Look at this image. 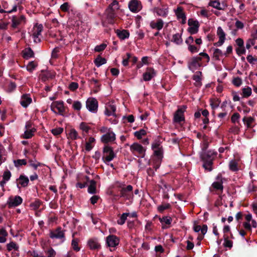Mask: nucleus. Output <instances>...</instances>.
<instances>
[{
    "mask_svg": "<svg viewBox=\"0 0 257 257\" xmlns=\"http://www.w3.org/2000/svg\"><path fill=\"white\" fill-rule=\"evenodd\" d=\"M223 179H224L222 177L221 175L219 174L216 178V181L213 183L212 185V187L216 190L222 191L223 189L222 185Z\"/></svg>",
    "mask_w": 257,
    "mask_h": 257,
    "instance_id": "nucleus-28",
    "label": "nucleus"
},
{
    "mask_svg": "<svg viewBox=\"0 0 257 257\" xmlns=\"http://www.w3.org/2000/svg\"><path fill=\"white\" fill-rule=\"evenodd\" d=\"M12 176V174L11 173V172L7 170L5 171H4L3 174V180H4L5 181H9L10 179H11V177Z\"/></svg>",
    "mask_w": 257,
    "mask_h": 257,
    "instance_id": "nucleus-54",
    "label": "nucleus"
},
{
    "mask_svg": "<svg viewBox=\"0 0 257 257\" xmlns=\"http://www.w3.org/2000/svg\"><path fill=\"white\" fill-rule=\"evenodd\" d=\"M79 240L78 238H73L71 241V246L74 250L79 251L80 247L78 246Z\"/></svg>",
    "mask_w": 257,
    "mask_h": 257,
    "instance_id": "nucleus-43",
    "label": "nucleus"
},
{
    "mask_svg": "<svg viewBox=\"0 0 257 257\" xmlns=\"http://www.w3.org/2000/svg\"><path fill=\"white\" fill-rule=\"evenodd\" d=\"M226 53H223L222 51L218 48L213 49V57L216 60H220L224 55H225Z\"/></svg>",
    "mask_w": 257,
    "mask_h": 257,
    "instance_id": "nucleus-38",
    "label": "nucleus"
},
{
    "mask_svg": "<svg viewBox=\"0 0 257 257\" xmlns=\"http://www.w3.org/2000/svg\"><path fill=\"white\" fill-rule=\"evenodd\" d=\"M245 221L243 223V227L247 230L251 231V227L256 228L257 222L252 219V215L250 213H248L244 215Z\"/></svg>",
    "mask_w": 257,
    "mask_h": 257,
    "instance_id": "nucleus-9",
    "label": "nucleus"
},
{
    "mask_svg": "<svg viewBox=\"0 0 257 257\" xmlns=\"http://www.w3.org/2000/svg\"><path fill=\"white\" fill-rule=\"evenodd\" d=\"M32 100L28 94H23L20 99V104L24 107H27L32 102Z\"/></svg>",
    "mask_w": 257,
    "mask_h": 257,
    "instance_id": "nucleus-29",
    "label": "nucleus"
},
{
    "mask_svg": "<svg viewBox=\"0 0 257 257\" xmlns=\"http://www.w3.org/2000/svg\"><path fill=\"white\" fill-rule=\"evenodd\" d=\"M95 142V139L93 137H90L88 139L87 142H86L85 144V150L87 151H90L92 150L94 146Z\"/></svg>",
    "mask_w": 257,
    "mask_h": 257,
    "instance_id": "nucleus-34",
    "label": "nucleus"
},
{
    "mask_svg": "<svg viewBox=\"0 0 257 257\" xmlns=\"http://www.w3.org/2000/svg\"><path fill=\"white\" fill-rule=\"evenodd\" d=\"M96 182L92 180L90 181V184L88 188V192L90 194H95L96 193Z\"/></svg>",
    "mask_w": 257,
    "mask_h": 257,
    "instance_id": "nucleus-41",
    "label": "nucleus"
},
{
    "mask_svg": "<svg viewBox=\"0 0 257 257\" xmlns=\"http://www.w3.org/2000/svg\"><path fill=\"white\" fill-rule=\"evenodd\" d=\"M87 109L92 112H96L98 108V102L95 98L90 97L86 102Z\"/></svg>",
    "mask_w": 257,
    "mask_h": 257,
    "instance_id": "nucleus-13",
    "label": "nucleus"
},
{
    "mask_svg": "<svg viewBox=\"0 0 257 257\" xmlns=\"http://www.w3.org/2000/svg\"><path fill=\"white\" fill-rule=\"evenodd\" d=\"M72 107L74 110L79 111L82 107V104L79 101H75L73 103Z\"/></svg>",
    "mask_w": 257,
    "mask_h": 257,
    "instance_id": "nucleus-58",
    "label": "nucleus"
},
{
    "mask_svg": "<svg viewBox=\"0 0 257 257\" xmlns=\"http://www.w3.org/2000/svg\"><path fill=\"white\" fill-rule=\"evenodd\" d=\"M188 49L191 53H194L198 52L199 48L192 44L188 46Z\"/></svg>",
    "mask_w": 257,
    "mask_h": 257,
    "instance_id": "nucleus-61",
    "label": "nucleus"
},
{
    "mask_svg": "<svg viewBox=\"0 0 257 257\" xmlns=\"http://www.w3.org/2000/svg\"><path fill=\"white\" fill-rule=\"evenodd\" d=\"M116 110V106L112 103L107 104L105 106V114L107 116L114 115Z\"/></svg>",
    "mask_w": 257,
    "mask_h": 257,
    "instance_id": "nucleus-31",
    "label": "nucleus"
},
{
    "mask_svg": "<svg viewBox=\"0 0 257 257\" xmlns=\"http://www.w3.org/2000/svg\"><path fill=\"white\" fill-rule=\"evenodd\" d=\"M220 103V101L218 98H212L210 100V104L212 109H215L217 108Z\"/></svg>",
    "mask_w": 257,
    "mask_h": 257,
    "instance_id": "nucleus-46",
    "label": "nucleus"
},
{
    "mask_svg": "<svg viewBox=\"0 0 257 257\" xmlns=\"http://www.w3.org/2000/svg\"><path fill=\"white\" fill-rule=\"evenodd\" d=\"M162 143L161 140L158 138L154 140L151 146L154 155L157 157L160 161L163 157L164 153Z\"/></svg>",
    "mask_w": 257,
    "mask_h": 257,
    "instance_id": "nucleus-7",
    "label": "nucleus"
},
{
    "mask_svg": "<svg viewBox=\"0 0 257 257\" xmlns=\"http://www.w3.org/2000/svg\"><path fill=\"white\" fill-rule=\"evenodd\" d=\"M201 72L200 71H198L196 73V74L193 76V79L197 83H200L201 78Z\"/></svg>",
    "mask_w": 257,
    "mask_h": 257,
    "instance_id": "nucleus-57",
    "label": "nucleus"
},
{
    "mask_svg": "<svg viewBox=\"0 0 257 257\" xmlns=\"http://www.w3.org/2000/svg\"><path fill=\"white\" fill-rule=\"evenodd\" d=\"M208 6L218 10H224L227 8V5L222 3L221 4L217 0H210Z\"/></svg>",
    "mask_w": 257,
    "mask_h": 257,
    "instance_id": "nucleus-26",
    "label": "nucleus"
},
{
    "mask_svg": "<svg viewBox=\"0 0 257 257\" xmlns=\"http://www.w3.org/2000/svg\"><path fill=\"white\" fill-rule=\"evenodd\" d=\"M243 96L244 97H248L251 94V89L249 87H247L242 89Z\"/></svg>",
    "mask_w": 257,
    "mask_h": 257,
    "instance_id": "nucleus-53",
    "label": "nucleus"
},
{
    "mask_svg": "<svg viewBox=\"0 0 257 257\" xmlns=\"http://www.w3.org/2000/svg\"><path fill=\"white\" fill-rule=\"evenodd\" d=\"M24 58L29 59L34 56V52L30 48L25 49L23 51Z\"/></svg>",
    "mask_w": 257,
    "mask_h": 257,
    "instance_id": "nucleus-40",
    "label": "nucleus"
},
{
    "mask_svg": "<svg viewBox=\"0 0 257 257\" xmlns=\"http://www.w3.org/2000/svg\"><path fill=\"white\" fill-rule=\"evenodd\" d=\"M160 221L163 224V223H165V224L169 225L172 222V218L170 217L169 216H165L162 218H160L159 219ZM163 228H166L167 227L165 226L164 225H163L162 226Z\"/></svg>",
    "mask_w": 257,
    "mask_h": 257,
    "instance_id": "nucleus-42",
    "label": "nucleus"
},
{
    "mask_svg": "<svg viewBox=\"0 0 257 257\" xmlns=\"http://www.w3.org/2000/svg\"><path fill=\"white\" fill-rule=\"evenodd\" d=\"M26 23V17L23 15L13 16L12 17V27L13 28H18L21 26L24 25Z\"/></svg>",
    "mask_w": 257,
    "mask_h": 257,
    "instance_id": "nucleus-11",
    "label": "nucleus"
},
{
    "mask_svg": "<svg viewBox=\"0 0 257 257\" xmlns=\"http://www.w3.org/2000/svg\"><path fill=\"white\" fill-rule=\"evenodd\" d=\"M115 186L119 190L120 197L125 200H130L133 198V187L132 185H126L124 182L116 181Z\"/></svg>",
    "mask_w": 257,
    "mask_h": 257,
    "instance_id": "nucleus-2",
    "label": "nucleus"
},
{
    "mask_svg": "<svg viewBox=\"0 0 257 257\" xmlns=\"http://www.w3.org/2000/svg\"><path fill=\"white\" fill-rule=\"evenodd\" d=\"M255 40L254 39H248L246 43V48L247 49H250L252 46L255 44Z\"/></svg>",
    "mask_w": 257,
    "mask_h": 257,
    "instance_id": "nucleus-62",
    "label": "nucleus"
},
{
    "mask_svg": "<svg viewBox=\"0 0 257 257\" xmlns=\"http://www.w3.org/2000/svg\"><path fill=\"white\" fill-rule=\"evenodd\" d=\"M106 243L110 247H115L119 244V238L114 235H109L106 237Z\"/></svg>",
    "mask_w": 257,
    "mask_h": 257,
    "instance_id": "nucleus-21",
    "label": "nucleus"
},
{
    "mask_svg": "<svg viewBox=\"0 0 257 257\" xmlns=\"http://www.w3.org/2000/svg\"><path fill=\"white\" fill-rule=\"evenodd\" d=\"M172 42L176 44L177 45H180L183 42V40L181 37V34L179 33H176L173 35Z\"/></svg>",
    "mask_w": 257,
    "mask_h": 257,
    "instance_id": "nucleus-37",
    "label": "nucleus"
},
{
    "mask_svg": "<svg viewBox=\"0 0 257 257\" xmlns=\"http://www.w3.org/2000/svg\"><path fill=\"white\" fill-rule=\"evenodd\" d=\"M87 245L91 250H97L101 247L98 238L96 237L89 238L87 241Z\"/></svg>",
    "mask_w": 257,
    "mask_h": 257,
    "instance_id": "nucleus-23",
    "label": "nucleus"
},
{
    "mask_svg": "<svg viewBox=\"0 0 257 257\" xmlns=\"http://www.w3.org/2000/svg\"><path fill=\"white\" fill-rule=\"evenodd\" d=\"M8 235V233L5 228L2 227L0 228V243L6 242Z\"/></svg>",
    "mask_w": 257,
    "mask_h": 257,
    "instance_id": "nucleus-35",
    "label": "nucleus"
},
{
    "mask_svg": "<svg viewBox=\"0 0 257 257\" xmlns=\"http://www.w3.org/2000/svg\"><path fill=\"white\" fill-rule=\"evenodd\" d=\"M119 9L118 2L113 0L105 11L106 20L108 24H113L114 19L116 17V11Z\"/></svg>",
    "mask_w": 257,
    "mask_h": 257,
    "instance_id": "nucleus-3",
    "label": "nucleus"
},
{
    "mask_svg": "<svg viewBox=\"0 0 257 257\" xmlns=\"http://www.w3.org/2000/svg\"><path fill=\"white\" fill-rule=\"evenodd\" d=\"M51 109L55 113L62 114L65 111L63 102L60 101L53 102L51 105Z\"/></svg>",
    "mask_w": 257,
    "mask_h": 257,
    "instance_id": "nucleus-12",
    "label": "nucleus"
},
{
    "mask_svg": "<svg viewBox=\"0 0 257 257\" xmlns=\"http://www.w3.org/2000/svg\"><path fill=\"white\" fill-rule=\"evenodd\" d=\"M7 249L8 251H11L13 250L15 251H19V246L15 242L11 241L7 244Z\"/></svg>",
    "mask_w": 257,
    "mask_h": 257,
    "instance_id": "nucleus-36",
    "label": "nucleus"
},
{
    "mask_svg": "<svg viewBox=\"0 0 257 257\" xmlns=\"http://www.w3.org/2000/svg\"><path fill=\"white\" fill-rule=\"evenodd\" d=\"M63 132V128L62 127H57L53 128L51 130V133L54 136H58L62 134Z\"/></svg>",
    "mask_w": 257,
    "mask_h": 257,
    "instance_id": "nucleus-59",
    "label": "nucleus"
},
{
    "mask_svg": "<svg viewBox=\"0 0 257 257\" xmlns=\"http://www.w3.org/2000/svg\"><path fill=\"white\" fill-rule=\"evenodd\" d=\"M38 64L34 61L30 62L26 66V69L28 71L32 72L37 67Z\"/></svg>",
    "mask_w": 257,
    "mask_h": 257,
    "instance_id": "nucleus-45",
    "label": "nucleus"
},
{
    "mask_svg": "<svg viewBox=\"0 0 257 257\" xmlns=\"http://www.w3.org/2000/svg\"><path fill=\"white\" fill-rule=\"evenodd\" d=\"M201 60L202 58L200 56L194 57L191 58L188 64L189 69L193 71L196 70L201 66Z\"/></svg>",
    "mask_w": 257,
    "mask_h": 257,
    "instance_id": "nucleus-18",
    "label": "nucleus"
},
{
    "mask_svg": "<svg viewBox=\"0 0 257 257\" xmlns=\"http://www.w3.org/2000/svg\"><path fill=\"white\" fill-rule=\"evenodd\" d=\"M36 131V129L34 126L33 122L27 121L25 124V131L21 137L26 139H30L34 135Z\"/></svg>",
    "mask_w": 257,
    "mask_h": 257,
    "instance_id": "nucleus-10",
    "label": "nucleus"
},
{
    "mask_svg": "<svg viewBox=\"0 0 257 257\" xmlns=\"http://www.w3.org/2000/svg\"><path fill=\"white\" fill-rule=\"evenodd\" d=\"M80 129L85 133H88L90 129V126L85 122H82L80 124Z\"/></svg>",
    "mask_w": 257,
    "mask_h": 257,
    "instance_id": "nucleus-55",
    "label": "nucleus"
},
{
    "mask_svg": "<svg viewBox=\"0 0 257 257\" xmlns=\"http://www.w3.org/2000/svg\"><path fill=\"white\" fill-rule=\"evenodd\" d=\"M232 83L234 86L239 87L242 84V80L239 77L234 78L232 80Z\"/></svg>",
    "mask_w": 257,
    "mask_h": 257,
    "instance_id": "nucleus-60",
    "label": "nucleus"
},
{
    "mask_svg": "<svg viewBox=\"0 0 257 257\" xmlns=\"http://www.w3.org/2000/svg\"><path fill=\"white\" fill-rule=\"evenodd\" d=\"M156 75V72L153 68H147L146 71L143 74V79L145 81H150Z\"/></svg>",
    "mask_w": 257,
    "mask_h": 257,
    "instance_id": "nucleus-27",
    "label": "nucleus"
},
{
    "mask_svg": "<svg viewBox=\"0 0 257 257\" xmlns=\"http://www.w3.org/2000/svg\"><path fill=\"white\" fill-rule=\"evenodd\" d=\"M188 24L189 26L188 31L191 34H195L198 32L199 25L197 21L189 19Z\"/></svg>",
    "mask_w": 257,
    "mask_h": 257,
    "instance_id": "nucleus-20",
    "label": "nucleus"
},
{
    "mask_svg": "<svg viewBox=\"0 0 257 257\" xmlns=\"http://www.w3.org/2000/svg\"><path fill=\"white\" fill-rule=\"evenodd\" d=\"M116 157V154L113 151L112 147L108 145H105L102 149V160L103 162L108 165Z\"/></svg>",
    "mask_w": 257,
    "mask_h": 257,
    "instance_id": "nucleus-5",
    "label": "nucleus"
},
{
    "mask_svg": "<svg viewBox=\"0 0 257 257\" xmlns=\"http://www.w3.org/2000/svg\"><path fill=\"white\" fill-rule=\"evenodd\" d=\"M99 132L103 134L100 137V141L105 144L112 143L116 140V135L110 127L102 126Z\"/></svg>",
    "mask_w": 257,
    "mask_h": 257,
    "instance_id": "nucleus-4",
    "label": "nucleus"
},
{
    "mask_svg": "<svg viewBox=\"0 0 257 257\" xmlns=\"http://www.w3.org/2000/svg\"><path fill=\"white\" fill-rule=\"evenodd\" d=\"M142 7L141 2L138 0H131L128 3L130 10L134 13L140 12L142 10Z\"/></svg>",
    "mask_w": 257,
    "mask_h": 257,
    "instance_id": "nucleus-15",
    "label": "nucleus"
},
{
    "mask_svg": "<svg viewBox=\"0 0 257 257\" xmlns=\"http://www.w3.org/2000/svg\"><path fill=\"white\" fill-rule=\"evenodd\" d=\"M23 199L20 196H10L8 201L7 204L9 207H15L22 204Z\"/></svg>",
    "mask_w": 257,
    "mask_h": 257,
    "instance_id": "nucleus-16",
    "label": "nucleus"
},
{
    "mask_svg": "<svg viewBox=\"0 0 257 257\" xmlns=\"http://www.w3.org/2000/svg\"><path fill=\"white\" fill-rule=\"evenodd\" d=\"M229 169L231 171H237L238 170V167H237V162L235 160H231L229 162Z\"/></svg>",
    "mask_w": 257,
    "mask_h": 257,
    "instance_id": "nucleus-48",
    "label": "nucleus"
},
{
    "mask_svg": "<svg viewBox=\"0 0 257 257\" xmlns=\"http://www.w3.org/2000/svg\"><path fill=\"white\" fill-rule=\"evenodd\" d=\"M71 91H75L78 88V84L75 82H71L68 86Z\"/></svg>",
    "mask_w": 257,
    "mask_h": 257,
    "instance_id": "nucleus-63",
    "label": "nucleus"
},
{
    "mask_svg": "<svg viewBox=\"0 0 257 257\" xmlns=\"http://www.w3.org/2000/svg\"><path fill=\"white\" fill-rule=\"evenodd\" d=\"M153 12L156 13L158 16L166 17L168 14V7L166 6L156 7L154 8Z\"/></svg>",
    "mask_w": 257,
    "mask_h": 257,
    "instance_id": "nucleus-24",
    "label": "nucleus"
},
{
    "mask_svg": "<svg viewBox=\"0 0 257 257\" xmlns=\"http://www.w3.org/2000/svg\"><path fill=\"white\" fill-rule=\"evenodd\" d=\"M29 163L30 166L33 167L35 170H37L38 167L41 166L43 164L38 162H34L33 160H30Z\"/></svg>",
    "mask_w": 257,
    "mask_h": 257,
    "instance_id": "nucleus-56",
    "label": "nucleus"
},
{
    "mask_svg": "<svg viewBox=\"0 0 257 257\" xmlns=\"http://www.w3.org/2000/svg\"><path fill=\"white\" fill-rule=\"evenodd\" d=\"M216 34L219 38L218 42L214 43L215 47L221 46L226 39V34L221 27H218L217 29Z\"/></svg>",
    "mask_w": 257,
    "mask_h": 257,
    "instance_id": "nucleus-14",
    "label": "nucleus"
},
{
    "mask_svg": "<svg viewBox=\"0 0 257 257\" xmlns=\"http://www.w3.org/2000/svg\"><path fill=\"white\" fill-rule=\"evenodd\" d=\"M30 255L31 257H46L42 253H39L36 250L30 251Z\"/></svg>",
    "mask_w": 257,
    "mask_h": 257,
    "instance_id": "nucleus-64",
    "label": "nucleus"
},
{
    "mask_svg": "<svg viewBox=\"0 0 257 257\" xmlns=\"http://www.w3.org/2000/svg\"><path fill=\"white\" fill-rule=\"evenodd\" d=\"M14 164L16 167H19L22 165H26L27 161L25 159H18L14 161Z\"/></svg>",
    "mask_w": 257,
    "mask_h": 257,
    "instance_id": "nucleus-51",
    "label": "nucleus"
},
{
    "mask_svg": "<svg viewBox=\"0 0 257 257\" xmlns=\"http://www.w3.org/2000/svg\"><path fill=\"white\" fill-rule=\"evenodd\" d=\"M43 29V27L42 24H37L34 26L30 34L32 37L34 42L39 43L41 41L40 36Z\"/></svg>",
    "mask_w": 257,
    "mask_h": 257,
    "instance_id": "nucleus-8",
    "label": "nucleus"
},
{
    "mask_svg": "<svg viewBox=\"0 0 257 257\" xmlns=\"http://www.w3.org/2000/svg\"><path fill=\"white\" fill-rule=\"evenodd\" d=\"M170 207L171 205L169 203H165L158 206L157 209L159 212L162 213L165 210L170 208Z\"/></svg>",
    "mask_w": 257,
    "mask_h": 257,
    "instance_id": "nucleus-52",
    "label": "nucleus"
},
{
    "mask_svg": "<svg viewBox=\"0 0 257 257\" xmlns=\"http://www.w3.org/2000/svg\"><path fill=\"white\" fill-rule=\"evenodd\" d=\"M130 151L138 158H143L146 155L147 147H144L138 143H134L130 146Z\"/></svg>",
    "mask_w": 257,
    "mask_h": 257,
    "instance_id": "nucleus-6",
    "label": "nucleus"
},
{
    "mask_svg": "<svg viewBox=\"0 0 257 257\" xmlns=\"http://www.w3.org/2000/svg\"><path fill=\"white\" fill-rule=\"evenodd\" d=\"M193 229L196 232L201 231L202 235L198 236V239L201 240L203 238L204 235L207 232V226L206 225H203L202 227L200 225H195L194 226Z\"/></svg>",
    "mask_w": 257,
    "mask_h": 257,
    "instance_id": "nucleus-30",
    "label": "nucleus"
},
{
    "mask_svg": "<svg viewBox=\"0 0 257 257\" xmlns=\"http://www.w3.org/2000/svg\"><path fill=\"white\" fill-rule=\"evenodd\" d=\"M146 135V131L144 129H141L134 133V136L138 139H141L143 136Z\"/></svg>",
    "mask_w": 257,
    "mask_h": 257,
    "instance_id": "nucleus-49",
    "label": "nucleus"
},
{
    "mask_svg": "<svg viewBox=\"0 0 257 257\" xmlns=\"http://www.w3.org/2000/svg\"><path fill=\"white\" fill-rule=\"evenodd\" d=\"M164 26V22L161 19H157L150 22V27L152 29L157 30L158 31L161 30Z\"/></svg>",
    "mask_w": 257,
    "mask_h": 257,
    "instance_id": "nucleus-22",
    "label": "nucleus"
},
{
    "mask_svg": "<svg viewBox=\"0 0 257 257\" xmlns=\"http://www.w3.org/2000/svg\"><path fill=\"white\" fill-rule=\"evenodd\" d=\"M242 121L247 127L249 128L252 127V123L254 121V119L251 116L244 117L243 118Z\"/></svg>",
    "mask_w": 257,
    "mask_h": 257,
    "instance_id": "nucleus-39",
    "label": "nucleus"
},
{
    "mask_svg": "<svg viewBox=\"0 0 257 257\" xmlns=\"http://www.w3.org/2000/svg\"><path fill=\"white\" fill-rule=\"evenodd\" d=\"M17 180L18 182L17 185L18 187L19 185H20L23 187H27L29 182V178L24 175H21Z\"/></svg>",
    "mask_w": 257,
    "mask_h": 257,
    "instance_id": "nucleus-32",
    "label": "nucleus"
},
{
    "mask_svg": "<svg viewBox=\"0 0 257 257\" xmlns=\"http://www.w3.org/2000/svg\"><path fill=\"white\" fill-rule=\"evenodd\" d=\"M175 15L177 16V20L179 21L182 24H184L186 23V15L183 12L182 8L179 7L175 10Z\"/></svg>",
    "mask_w": 257,
    "mask_h": 257,
    "instance_id": "nucleus-25",
    "label": "nucleus"
},
{
    "mask_svg": "<svg viewBox=\"0 0 257 257\" xmlns=\"http://www.w3.org/2000/svg\"><path fill=\"white\" fill-rule=\"evenodd\" d=\"M117 36L121 40H124L125 39L128 38L130 36V33L127 30H117L116 32Z\"/></svg>",
    "mask_w": 257,
    "mask_h": 257,
    "instance_id": "nucleus-33",
    "label": "nucleus"
},
{
    "mask_svg": "<svg viewBox=\"0 0 257 257\" xmlns=\"http://www.w3.org/2000/svg\"><path fill=\"white\" fill-rule=\"evenodd\" d=\"M186 106L179 108L177 109L174 115V121L175 122H180L184 121L185 118L184 116V112L186 109Z\"/></svg>",
    "mask_w": 257,
    "mask_h": 257,
    "instance_id": "nucleus-19",
    "label": "nucleus"
},
{
    "mask_svg": "<svg viewBox=\"0 0 257 257\" xmlns=\"http://www.w3.org/2000/svg\"><path fill=\"white\" fill-rule=\"evenodd\" d=\"M50 237L51 238H56L62 239V242L65 241V233L61 227H58L54 231L50 233Z\"/></svg>",
    "mask_w": 257,
    "mask_h": 257,
    "instance_id": "nucleus-17",
    "label": "nucleus"
},
{
    "mask_svg": "<svg viewBox=\"0 0 257 257\" xmlns=\"http://www.w3.org/2000/svg\"><path fill=\"white\" fill-rule=\"evenodd\" d=\"M130 215V213H123L117 220V223L119 225H123L126 220L127 216Z\"/></svg>",
    "mask_w": 257,
    "mask_h": 257,
    "instance_id": "nucleus-44",
    "label": "nucleus"
},
{
    "mask_svg": "<svg viewBox=\"0 0 257 257\" xmlns=\"http://www.w3.org/2000/svg\"><path fill=\"white\" fill-rule=\"evenodd\" d=\"M217 154V153L214 150L204 151L201 153L200 158L203 162V167L205 170L209 172L212 170L213 161Z\"/></svg>",
    "mask_w": 257,
    "mask_h": 257,
    "instance_id": "nucleus-1",
    "label": "nucleus"
},
{
    "mask_svg": "<svg viewBox=\"0 0 257 257\" xmlns=\"http://www.w3.org/2000/svg\"><path fill=\"white\" fill-rule=\"evenodd\" d=\"M106 63V60L101 57H98L96 58L94 61V63L95 65L99 67L103 64H104Z\"/></svg>",
    "mask_w": 257,
    "mask_h": 257,
    "instance_id": "nucleus-47",
    "label": "nucleus"
},
{
    "mask_svg": "<svg viewBox=\"0 0 257 257\" xmlns=\"http://www.w3.org/2000/svg\"><path fill=\"white\" fill-rule=\"evenodd\" d=\"M69 137L72 140H76L79 138V136L75 130L71 129L69 133Z\"/></svg>",
    "mask_w": 257,
    "mask_h": 257,
    "instance_id": "nucleus-50",
    "label": "nucleus"
}]
</instances>
